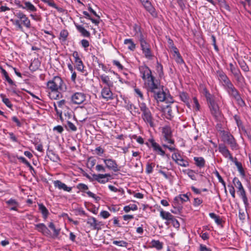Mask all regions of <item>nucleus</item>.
Returning a JSON list of instances; mask_svg holds the SVG:
<instances>
[{"mask_svg": "<svg viewBox=\"0 0 251 251\" xmlns=\"http://www.w3.org/2000/svg\"><path fill=\"white\" fill-rule=\"evenodd\" d=\"M15 16L16 19H11L10 21L18 30L24 31V27L27 29L31 27L30 20L24 12L20 10L17 11Z\"/></svg>", "mask_w": 251, "mask_h": 251, "instance_id": "1", "label": "nucleus"}, {"mask_svg": "<svg viewBox=\"0 0 251 251\" xmlns=\"http://www.w3.org/2000/svg\"><path fill=\"white\" fill-rule=\"evenodd\" d=\"M140 111L142 112V118L144 122L151 127L155 126L154 119L146 103L142 102L139 104Z\"/></svg>", "mask_w": 251, "mask_h": 251, "instance_id": "2", "label": "nucleus"}, {"mask_svg": "<svg viewBox=\"0 0 251 251\" xmlns=\"http://www.w3.org/2000/svg\"><path fill=\"white\" fill-rule=\"evenodd\" d=\"M47 87L50 90V92H54L56 90L65 91L67 90V87L63 80L58 76H55L52 79L49 80L47 83Z\"/></svg>", "mask_w": 251, "mask_h": 251, "instance_id": "3", "label": "nucleus"}, {"mask_svg": "<svg viewBox=\"0 0 251 251\" xmlns=\"http://www.w3.org/2000/svg\"><path fill=\"white\" fill-rule=\"evenodd\" d=\"M228 95L234 98L237 101V104L243 107L245 105V102L242 99L238 90L234 86L232 82H230L224 87Z\"/></svg>", "mask_w": 251, "mask_h": 251, "instance_id": "4", "label": "nucleus"}, {"mask_svg": "<svg viewBox=\"0 0 251 251\" xmlns=\"http://www.w3.org/2000/svg\"><path fill=\"white\" fill-rule=\"evenodd\" d=\"M233 183L238 189V192H239V195L242 199L245 208H247L249 206V203L248 202V198L246 196V191L241 181L238 178L235 177L233 179Z\"/></svg>", "mask_w": 251, "mask_h": 251, "instance_id": "5", "label": "nucleus"}, {"mask_svg": "<svg viewBox=\"0 0 251 251\" xmlns=\"http://www.w3.org/2000/svg\"><path fill=\"white\" fill-rule=\"evenodd\" d=\"M144 81L145 85L148 91L155 92L156 90L159 89L160 82L152 75L144 80Z\"/></svg>", "mask_w": 251, "mask_h": 251, "instance_id": "6", "label": "nucleus"}, {"mask_svg": "<svg viewBox=\"0 0 251 251\" xmlns=\"http://www.w3.org/2000/svg\"><path fill=\"white\" fill-rule=\"evenodd\" d=\"M207 104L210 109L211 114L216 120H219L221 116V113L219 110V106L215 102V100L207 102Z\"/></svg>", "mask_w": 251, "mask_h": 251, "instance_id": "7", "label": "nucleus"}, {"mask_svg": "<svg viewBox=\"0 0 251 251\" xmlns=\"http://www.w3.org/2000/svg\"><path fill=\"white\" fill-rule=\"evenodd\" d=\"M86 222L92 229L98 231L101 230V226H103L102 222L98 221L95 218L91 216L88 217Z\"/></svg>", "mask_w": 251, "mask_h": 251, "instance_id": "8", "label": "nucleus"}, {"mask_svg": "<svg viewBox=\"0 0 251 251\" xmlns=\"http://www.w3.org/2000/svg\"><path fill=\"white\" fill-rule=\"evenodd\" d=\"M162 135L165 141L168 143L174 144L175 141L172 139V132L171 128L169 126H165L162 128Z\"/></svg>", "mask_w": 251, "mask_h": 251, "instance_id": "9", "label": "nucleus"}, {"mask_svg": "<svg viewBox=\"0 0 251 251\" xmlns=\"http://www.w3.org/2000/svg\"><path fill=\"white\" fill-rule=\"evenodd\" d=\"M86 97L84 93L76 92L71 96V101L74 104H80L86 100Z\"/></svg>", "mask_w": 251, "mask_h": 251, "instance_id": "10", "label": "nucleus"}, {"mask_svg": "<svg viewBox=\"0 0 251 251\" xmlns=\"http://www.w3.org/2000/svg\"><path fill=\"white\" fill-rule=\"evenodd\" d=\"M106 167L110 170L117 172L120 170L116 161L111 158L103 159Z\"/></svg>", "mask_w": 251, "mask_h": 251, "instance_id": "11", "label": "nucleus"}, {"mask_svg": "<svg viewBox=\"0 0 251 251\" xmlns=\"http://www.w3.org/2000/svg\"><path fill=\"white\" fill-rule=\"evenodd\" d=\"M73 56L75 58V67L78 71L81 72L83 73L84 70V65L83 63L79 56L78 53L76 51H75L73 52Z\"/></svg>", "mask_w": 251, "mask_h": 251, "instance_id": "12", "label": "nucleus"}, {"mask_svg": "<svg viewBox=\"0 0 251 251\" xmlns=\"http://www.w3.org/2000/svg\"><path fill=\"white\" fill-rule=\"evenodd\" d=\"M225 141L230 145L232 150H237L238 145L233 136L230 134H226L224 135Z\"/></svg>", "mask_w": 251, "mask_h": 251, "instance_id": "13", "label": "nucleus"}, {"mask_svg": "<svg viewBox=\"0 0 251 251\" xmlns=\"http://www.w3.org/2000/svg\"><path fill=\"white\" fill-rule=\"evenodd\" d=\"M216 74L218 79L222 83L223 87L231 82L226 74L223 71H218Z\"/></svg>", "mask_w": 251, "mask_h": 251, "instance_id": "14", "label": "nucleus"}, {"mask_svg": "<svg viewBox=\"0 0 251 251\" xmlns=\"http://www.w3.org/2000/svg\"><path fill=\"white\" fill-rule=\"evenodd\" d=\"M111 87L105 86L101 90V95L102 98L106 100H112L113 99V94L111 91Z\"/></svg>", "mask_w": 251, "mask_h": 251, "instance_id": "15", "label": "nucleus"}, {"mask_svg": "<svg viewBox=\"0 0 251 251\" xmlns=\"http://www.w3.org/2000/svg\"><path fill=\"white\" fill-rule=\"evenodd\" d=\"M140 73L142 75V78L144 80H145L150 76L152 75V73L151 69L146 65L142 66L139 67Z\"/></svg>", "mask_w": 251, "mask_h": 251, "instance_id": "16", "label": "nucleus"}, {"mask_svg": "<svg viewBox=\"0 0 251 251\" xmlns=\"http://www.w3.org/2000/svg\"><path fill=\"white\" fill-rule=\"evenodd\" d=\"M219 151L226 158H228L230 160L233 161V157L226 147L224 144L219 145Z\"/></svg>", "mask_w": 251, "mask_h": 251, "instance_id": "17", "label": "nucleus"}, {"mask_svg": "<svg viewBox=\"0 0 251 251\" xmlns=\"http://www.w3.org/2000/svg\"><path fill=\"white\" fill-rule=\"evenodd\" d=\"M142 3L146 10L148 11L153 17H156L157 16V13L155 12L154 8L149 0H146L145 2H142Z\"/></svg>", "mask_w": 251, "mask_h": 251, "instance_id": "18", "label": "nucleus"}, {"mask_svg": "<svg viewBox=\"0 0 251 251\" xmlns=\"http://www.w3.org/2000/svg\"><path fill=\"white\" fill-rule=\"evenodd\" d=\"M53 184L55 188H57L59 190H63L66 192H70L72 189V187H68L65 183L62 182L59 180L54 181Z\"/></svg>", "mask_w": 251, "mask_h": 251, "instance_id": "19", "label": "nucleus"}, {"mask_svg": "<svg viewBox=\"0 0 251 251\" xmlns=\"http://www.w3.org/2000/svg\"><path fill=\"white\" fill-rule=\"evenodd\" d=\"M35 229L41 232L43 234L45 235H50V230L44 224L40 223L36 224L35 225Z\"/></svg>", "mask_w": 251, "mask_h": 251, "instance_id": "20", "label": "nucleus"}, {"mask_svg": "<svg viewBox=\"0 0 251 251\" xmlns=\"http://www.w3.org/2000/svg\"><path fill=\"white\" fill-rule=\"evenodd\" d=\"M125 107L133 115H139L140 114V111L138 108L130 102L127 103Z\"/></svg>", "mask_w": 251, "mask_h": 251, "instance_id": "21", "label": "nucleus"}, {"mask_svg": "<svg viewBox=\"0 0 251 251\" xmlns=\"http://www.w3.org/2000/svg\"><path fill=\"white\" fill-rule=\"evenodd\" d=\"M179 97L180 100L184 102L189 108H191V105L189 102V97L186 92H181L179 93Z\"/></svg>", "mask_w": 251, "mask_h": 251, "instance_id": "22", "label": "nucleus"}, {"mask_svg": "<svg viewBox=\"0 0 251 251\" xmlns=\"http://www.w3.org/2000/svg\"><path fill=\"white\" fill-rule=\"evenodd\" d=\"M160 216L163 220L167 221V222L165 223L167 225L169 224L168 222H170L174 216L170 212L165 211L162 209L160 211Z\"/></svg>", "mask_w": 251, "mask_h": 251, "instance_id": "23", "label": "nucleus"}, {"mask_svg": "<svg viewBox=\"0 0 251 251\" xmlns=\"http://www.w3.org/2000/svg\"><path fill=\"white\" fill-rule=\"evenodd\" d=\"M45 3H47L49 6L55 8L59 12L63 13L65 10L62 8L57 6L53 0H41Z\"/></svg>", "mask_w": 251, "mask_h": 251, "instance_id": "24", "label": "nucleus"}, {"mask_svg": "<svg viewBox=\"0 0 251 251\" xmlns=\"http://www.w3.org/2000/svg\"><path fill=\"white\" fill-rule=\"evenodd\" d=\"M154 94L153 97L157 101H163L165 100V93L163 91L159 90H156L155 92H152Z\"/></svg>", "mask_w": 251, "mask_h": 251, "instance_id": "25", "label": "nucleus"}, {"mask_svg": "<svg viewBox=\"0 0 251 251\" xmlns=\"http://www.w3.org/2000/svg\"><path fill=\"white\" fill-rule=\"evenodd\" d=\"M100 78L101 79L102 83L105 84L107 86H113V82L110 79L109 76L105 75H100Z\"/></svg>", "mask_w": 251, "mask_h": 251, "instance_id": "26", "label": "nucleus"}, {"mask_svg": "<svg viewBox=\"0 0 251 251\" xmlns=\"http://www.w3.org/2000/svg\"><path fill=\"white\" fill-rule=\"evenodd\" d=\"M75 26L77 30L81 33V35L85 37H90V33L84 28L82 25L75 24Z\"/></svg>", "mask_w": 251, "mask_h": 251, "instance_id": "27", "label": "nucleus"}, {"mask_svg": "<svg viewBox=\"0 0 251 251\" xmlns=\"http://www.w3.org/2000/svg\"><path fill=\"white\" fill-rule=\"evenodd\" d=\"M6 204L10 206V210L17 211V207L19 206L18 202L14 199H11L6 201Z\"/></svg>", "mask_w": 251, "mask_h": 251, "instance_id": "28", "label": "nucleus"}, {"mask_svg": "<svg viewBox=\"0 0 251 251\" xmlns=\"http://www.w3.org/2000/svg\"><path fill=\"white\" fill-rule=\"evenodd\" d=\"M25 6L23 7V9H25L28 12H35L37 11V8L35 6L29 1H23Z\"/></svg>", "mask_w": 251, "mask_h": 251, "instance_id": "29", "label": "nucleus"}, {"mask_svg": "<svg viewBox=\"0 0 251 251\" xmlns=\"http://www.w3.org/2000/svg\"><path fill=\"white\" fill-rule=\"evenodd\" d=\"M38 205L39 211L42 213L43 218L46 220L49 215L48 210L43 203H38Z\"/></svg>", "mask_w": 251, "mask_h": 251, "instance_id": "30", "label": "nucleus"}, {"mask_svg": "<svg viewBox=\"0 0 251 251\" xmlns=\"http://www.w3.org/2000/svg\"><path fill=\"white\" fill-rule=\"evenodd\" d=\"M194 160L195 161V165L199 168H201L205 166V161L202 157H194Z\"/></svg>", "mask_w": 251, "mask_h": 251, "instance_id": "31", "label": "nucleus"}, {"mask_svg": "<svg viewBox=\"0 0 251 251\" xmlns=\"http://www.w3.org/2000/svg\"><path fill=\"white\" fill-rule=\"evenodd\" d=\"M0 69L1 70V73L4 76L5 78V80L8 82V83L11 85H14L16 86V84L13 82V81L9 77L8 73L7 72L1 67L0 66Z\"/></svg>", "mask_w": 251, "mask_h": 251, "instance_id": "32", "label": "nucleus"}, {"mask_svg": "<svg viewBox=\"0 0 251 251\" xmlns=\"http://www.w3.org/2000/svg\"><path fill=\"white\" fill-rule=\"evenodd\" d=\"M47 156L53 162H57L60 160V158L58 155L56 154L52 150H48Z\"/></svg>", "mask_w": 251, "mask_h": 251, "instance_id": "33", "label": "nucleus"}, {"mask_svg": "<svg viewBox=\"0 0 251 251\" xmlns=\"http://www.w3.org/2000/svg\"><path fill=\"white\" fill-rule=\"evenodd\" d=\"M233 162H234L235 165L237 167L238 170L240 173L241 176H242L243 177H244L245 176V173L243 168L242 163L241 162H238L236 157L233 159Z\"/></svg>", "mask_w": 251, "mask_h": 251, "instance_id": "34", "label": "nucleus"}, {"mask_svg": "<svg viewBox=\"0 0 251 251\" xmlns=\"http://www.w3.org/2000/svg\"><path fill=\"white\" fill-rule=\"evenodd\" d=\"M124 44L128 45V49L134 51L136 48V45L132 39H126L124 40Z\"/></svg>", "mask_w": 251, "mask_h": 251, "instance_id": "35", "label": "nucleus"}, {"mask_svg": "<svg viewBox=\"0 0 251 251\" xmlns=\"http://www.w3.org/2000/svg\"><path fill=\"white\" fill-rule=\"evenodd\" d=\"M143 53L144 54L145 57L151 60L153 57V55L151 52V48L146 49L145 50H142Z\"/></svg>", "mask_w": 251, "mask_h": 251, "instance_id": "36", "label": "nucleus"}, {"mask_svg": "<svg viewBox=\"0 0 251 251\" xmlns=\"http://www.w3.org/2000/svg\"><path fill=\"white\" fill-rule=\"evenodd\" d=\"M148 141L151 144V146L154 151L157 152L161 148L159 145L156 143L153 138L149 139Z\"/></svg>", "mask_w": 251, "mask_h": 251, "instance_id": "37", "label": "nucleus"}, {"mask_svg": "<svg viewBox=\"0 0 251 251\" xmlns=\"http://www.w3.org/2000/svg\"><path fill=\"white\" fill-rule=\"evenodd\" d=\"M151 244L152 247L155 248L158 250H160L163 248V244L159 240H152Z\"/></svg>", "mask_w": 251, "mask_h": 251, "instance_id": "38", "label": "nucleus"}, {"mask_svg": "<svg viewBox=\"0 0 251 251\" xmlns=\"http://www.w3.org/2000/svg\"><path fill=\"white\" fill-rule=\"evenodd\" d=\"M59 90H56L54 92L52 91L49 92V96L51 99L57 100L59 99L62 97L61 93L58 91Z\"/></svg>", "mask_w": 251, "mask_h": 251, "instance_id": "39", "label": "nucleus"}, {"mask_svg": "<svg viewBox=\"0 0 251 251\" xmlns=\"http://www.w3.org/2000/svg\"><path fill=\"white\" fill-rule=\"evenodd\" d=\"M68 35L69 33L67 30H62L60 33L59 39L62 42H65L67 40Z\"/></svg>", "mask_w": 251, "mask_h": 251, "instance_id": "40", "label": "nucleus"}, {"mask_svg": "<svg viewBox=\"0 0 251 251\" xmlns=\"http://www.w3.org/2000/svg\"><path fill=\"white\" fill-rule=\"evenodd\" d=\"M209 215L211 218L215 220V223L217 225H220L222 224V220L219 216H217L214 213H210Z\"/></svg>", "mask_w": 251, "mask_h": 251, "instance_id": "41", "label": "nucleus"}, {"mask_svg": "<svg viewBox=\"0 0 251 251\" xmlns=\"http://www.w3.org/2000/svg\"><path fill=\"white\" fill-rule=\"evenodd\" d=\"M93 176L95 180H97L98 182H99L100 183H105L106 182H108L109 181L108 178H104V177H99V174H94L93 175Z\"/></svg>", "mask_w": 251, "mask_h": 251, "instance_id": "42", "label": "nucleus"}, {"mask_svg": "<svg viewBox=\"0 0 251 251\" xmlns=\"http://www.w3.org/2000/svg\"><path fill=\"white\" fill-rule=\"evenodd\" d=\"M0 98L2 99V102L9 108H12L13 105L8 98H5V95L3 94L0 95Z\"/></svg>", "mask_w": 251, "mask_h": 251, "instance_id": "43", "label": "nucleus"}, {"mask_svg": "<svg viewBox=\"0 0 251 251\" xmlns=\"http://www.w3.org/2000/svg\"><path fill=\"white\" fill-rule=\"evenodd\" d=\"M182 200H185V198L183 197L182 195H179V196L176 197L174 200V204L176 205L179 204V202H181V204H182L184 201H183Z\"/></svg>", "mask_w": 251, "mask_h": 251, "instance_id": "44", "label": "nucleus"}, {"mask_svg": "<svg viewBox=\"0 0 251 251\" xmlns=\"http://www.w3.org/2000/svg\"><path fill=\"white\" fill-rule=\"evenodd\" d=\"M156 71L158 73V75L160 77H161L163 75L164 73L163 66L158 61H157L156 63Z\"/></svg>", "mask_w": 251, "mask_h": 251, "instance_id": "45", "label": "nucleus"}, {"mask_svg": "<svg viewBox=\"0 0 251 251\" xmlns=\"http://www.w3.org/2000/svg\"><path fill=\"white\" fill-rule=\"evenodd\" d=\"M49 227L53 230L54 236L55 237H57L60 233V229H56L54 224L52 222L49 224Z\"/></svg>", "mask_w": 251, "mask_h": 251, "instance_id": "46", "label": "nucleus"}, {"mask_svg": "<svg viewBox=\"0 0 251 251\" xmlns=\"http://www.w3.org/2000/svg\"><path fill=\"white\" fill-rule=\"evenodd\" d=\"M178 165L186 167L189 166V162L186 160L183 159L182 157L176 162Z\"/></svg>", "mask_w": 251, "mask_h": 251, "instance_id": "47", "label": "nucleus"}, {"mask_svg": "<svg viewBox=\"0 0 251 251\" xmlns=\"http://www.w3.org/2000/svg\"><path fill=\"white\" fill-rule=\"evenodd\" d=\"M238 63H239V64L241 68L242 69V70L243 71H244L245 72H247L249 71V68L247 65L246 63H245V62L244 61H243V60L239 61Z\"/></svg>", "mask_w": 251, "mask_h": 251, "instance_id": "48", "label": "nucleus"}, {"mask_svg": "<svg viewBox=\"0 0 251 251\" xmlns=\"http://www.w3.org/2000/svg\"><path fill=\"white\" fill-rule=\"evenodd\" d=\"M113 244L114 245H117L119 247H126L128 243L123 240L121 241H117L114 240L113 241Z\"/></svg>", "mask_w": 251, "mask_h": 251, "instance_id": "49", "label": "nucleus"}, {"mask_svg": "<svg viewBox=\"0 0 251 251\" xmlns=\"http://www.w3.org/2000/svg\"><path fill=\"white\" fill-rule=\"evenodd\" d=\"M77 189H79L82 192H85L88 189V187L87 185L84 183H79L76 186Z\"/></svg>", "mask_w": 251, "mask_h": 251, "instance_id": "50", "label": "nucleus"}, {"mask_svg": "<svg viewBox=\"0 0 251 251\" xmlns=\"http://www.w3.org/2000/svg\"><path fill=\"white\" fill-rule=\"evenodd\" d=\"M193 100L194 102V109H195L196 111H199L200 109V105L199 104L198 99H197L196 97H194L193 98Z\"/></svg>", "mask_w": 251, "mask_h": 251, "instance_id": "51", "label": "nucleus"}, {"mask_svg": "<svg viewBox=\"0 0 251 251\" xmlns=\"http://www.w3.org/2000/svg\"><path fill=\"white\" fill-rule=\"evenodd\" d=\"M204 95L206 99L207 102L214 100V96L212 95L208 91L205 93Z\"/></svg>", "mask_w": 251, "mask_h": 251, "instance_id": "52", "label": "nucleus"}, {"mask_svg": "<svg viewBox=\"0 0 251 251\" xmlns=\"http://www.w3.org/2000/svg\"><path fill=\"white\" fill-rule=\"evenodd\" d=\"M204 95L206 99L207 102L214 100V96L212 95L208 91L205 93Z\"/></svg>", "mask_w": 251, "mask_h": 251, "instance_id": "53", "label": "nucleus"}, {"mask_svg": "<svg viewBox=\"0 0 251 251\" xmlns=\"http://www.w3.org/2000/svg\"><path fill=\"white\" fill-rule=\"evenodd\" d=\"M170 222H171L173 226L175 227V228H179V223L178 222V221L175 218L174 216L173 217V218L172 219V220H171L170 221Z\"/></svg>", "mask_w": 251, "mask_h": 251, "instance_id": "54", "label": "nucleus"}, {"mask_svg": "<svg viewBox=\"0 0 251 251\" xmlns=\"http://www.w3.org/2000/svg\"><path fill=\"white\" fill-rule=\"evenodd\" d=\"M108 188L111 191H113L114 192H121L122 194H124L125 193L124 190L122 188L118 189L114 186L111 185H109L108 186Z\"/></svg>", "mask_w": 251, "mask_h": 251, "instance_id": "55", "label": "nucleus"}, {"mask_svg": "<svg viewBox=\"0 0 251 251\" xmlns=\"http://www.w3.org/2000/svg\"><path fill=\"white\" fill-rule=\"evenodd\" d=\"M153 163H148L146 165V172L147 174H150L152 172L153 168L152 166Z\"/></svg>", "mask_w": 251, "mask_h": 251, "instance_id": "56", "label": "nucleus"}, {"mask_svg": "<svg viewBox=\"0 0 251 251\" xmlns=\"http://www.w3.org/2000/svg\"><path fill=\"white\" fill-rule=\"evenodd\" d=\"M220 5L222 8L225 9L228 11H230L229 5L225 1L221 2Z\"/></svg>", "mask_w": 251, "mask_h": 251, "instance_id": "57", "label": "nucleus"}, {"mask_svg": "<svg viewBox=\"0 0 251 251\" xmlns=\"http://www.w3.org/2000/svg\"><path fill=\"white\" fill-rule=\"evenodd\" d=\"M88 196L90 197H91L93 199H94L96 201H98L100 200V198L98 196H96L95 194L91 192V191H87L86 192Z\"/></svg>", "mask_w": 251, "mask_h": 251, "instance_id": "58", "label": "nucleus"}, {"mask_svg": "<svg viewBox=\"0 0 251 251\" xmlns=\"http://www.w3.org/2000/svg\"><path fill=\"white\" fill-rule=\"evenodd\" d=\"M182 157L181 155L178 153L175 152L172 155V158L173 160L175 161V162H176L179 159L181 158Z\"/></svg>", "mask_w": 251, "mask_h": 251, "instance_id": "59", "label": "nucleus"}, {"mask_svg": "<svg viewBox=\"0 0 251 251\" xmlns=\"http://www.w3.org/2000/svg\"><path fill=\"white\" fill-rule=\"evenodd\" d=\"M140 45L142 50L151 48L150 45L146 41L140 43Z\"/></svg>", "mask_w": 251, "mask_h": 251, "instance_id": "60", "label": "nucleus"}, {"mask_svg": "<svg viewBox=\"0 0 251 251\" xmlns=\"http://www.w3.org/2000/svg\"><path fill=\"white\" fill-rule=\"evenodd\" d=\"M68 127L73 131H75L77 130L76 127L70 121H67Z\"/></svg>", "mask_w": 251, "mask_h": 251, "instance_id": "61", "label": "nucleus"}, {"mask_svg": "<svg viewBox=\"0 0 251 251\" xmlns=\"http://www.w3.org/2000/svg\"><path fill=\"white\" fill-rule=\"evenodd\" d=\"M234 119L236 121L237 125L238 127H240L242 125V122L240 120V116L237 115H235L234 116Z\"/></svg>", "mask_w": 251, "mask_h": 251, "instance_id": "62", "label": "nucleus"}, {"mask_svg": "<svg viewBox=\"0 0 251 251\" xmlns=\"http://www.w3.org/2000/svg\"><path fill=\"white\" fill-rule=\"evenodd\" d=\"M81 46L86 50V48H87L90 44L88 40L86 39H82L81 42Z\"/></svg>", "mask_w": 251, "mask_h": 251, "instance_id": "63", "label": "nucleus"}, {"mask_svg": "<svg viewBox=\"0 0 251 251\" xmlns=\"http://www.w3.org/2000/svg\"><path fill=\"white\" fill-rule=\"evenodd\" d=\"M195 172L193 170H188V176L192 179L194 180H196V177L195 176V175H194Z\"/></svg>", "mask_w": 251, "mask_h": 251, "instance_id": "64", "label": "nucleus"}]
</instances>
